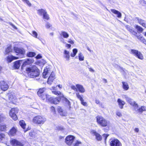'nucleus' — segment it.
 <instances>
[{
	"label": "nucleus",
	"mask_w": 146,
	"mask_h": 146,
	"mask_svg": "<svg viewBox=\"0 0 146 146\" xmlns=\"http://www.w3.org/2000/svg\"><path fill=\"white\" fill-rule=\"evenodd\" d=\"M116 115L119 117H121L122 116V115L121 112L119 111H117Z\"/></svg>",
	"instance_id": "603ef678"
},
{
	"label": "nucleus",
	"mask_w": 146,
	"mask_h": 146,
	"mask_svg": "<svg viewBox=\"0 0 146 146\" xmlns=\"http://www.w3.org/2000/svg\"><path fill=\"white\" fill-rule=\"evenodd\" d=\"M100 101H99V100H96V104H100Z\"/></svg>",
	"instance_id": "338daca9"
},
{
	"label": "nucleus",
	"mask_w": 146,
	"mask_h": 146,
	"mask_svg": "<svg viewBox=\"0 0 146 146\" xmlns=\"http://www.w3.org/2000/svg\"><path fill=\"white\" fill-rule=\"evenodd\" d=\"M55 78V75L54 73V72H52L48 78L47 82L48 84L50 85H51L52 84L53 80Z\"/></svg>",
	"instance_id": "ddd939ff"
},
{
	"label": "nucleus",
	"mask_w": 146,
	"mask_h": 146,
	"mask_svg": "<svg viewBox=\"0 0 146 146\" xmlns=\"http://www.w3.org/2000/svg\"><path fill=\"white\" fill-rule=\"evenodd\" d=\"M109 135H107V134H104L103 135V137L104 138V139L105 140H106L107 137H108V136Z\"/></svg>",
	"instance_id": "5fc2aeb1"
},
{
	"label": "nucleus",
	"mask_w": 146,
	"mask_h": 146,
	"mask_svg": "<svg viewBox=\"0 0 146 146\" xmlns=\"http://www.w3.org/2000/svg\"><path fill=\"white\" fill-rule=\"evenodd\" d=\"M140 2L142 5L146 4V2L144 0H140Z\"/></svg>",
	"instance_id": "864d4df0"
},
{
	"label": "nucleus",
	"mask_w": 146,
	"mask_h": 146,
	"mask_svg": "<svg viewBox=\"0 0 146 146\" xmlns=\"http://www.w3.org/2000/svg\"><path fill=\"white\" fill-rule=\"evenodd\" d=\"M5 118V116L3 114H0V122L3 121Z\"/></svg>",
	"instance_id": "79ce46f5"
},
{
	"label": "nucleus",
	"mask_w": 146,
	"mask_h": 146,
	"mask_svg": "<svg viewBox=\"0 0 146 146\" xmlns=\"http://www.w3.org/2000/svg\"><path fill=\"white\" fill-rule=\"evenodd\" d=\"M64 100L65 102V104L67 105H68L69 106H70L71 104L70 102L66 98H64Z\"/></svg>",
	"instance_id": "a19ab883"
},
{
	"label": "nucleus",
	"mask_w": 146,
	"mask_h": 146,
	"mask_svg": "<svg viewBox=\"0 0 146 146\" xmlns=\"http://www.w3.org/2000/svg\"><path fill=\"white\" fill-rule=\"evenodd\" d=\"M41 58V56L39 54L38 55L36 56V58L37 59L40 58Z\"/></svg>",
	"instance_id": "69168bd1"
},
{
	"label": "nucleus",
	"mask_w": 146,
	"mask_h": 146,
	"mask_svg": "<svg viewBox=\"0 0 146 146\" xmlns=\"http://www.w3.org/2000/svg\"><path fill=\"white\" fill-rule=\"evenodd\" d=\"M137 37L138 39L139 40L145 44L146 43V40L142 36H137Z\"/></svg>",
	"instance_id": "473e14b6"
},
{
	"label": "nucleus",
	"mask_w": 146,
	"mask_h": 146,
	"mask_svg": "<svg viewBox=\"0 0 146 146\" xmlns=\"http://www.w3.org/2000/svg\"><path fill=\"white\" fill-rule=\"evenodd\" d=\"M71 46V45L70 44H66V47L68 48H70Z\"/></svg>",
	"instance_id": "052dcab7"
},
{
	"label": "nucleus",
	"mask_w": 146,
	"mask_h": 146,
	"mask_svg": "<svg viewBox=\"0 0 146 146\" xmlns=\"http://www.w3.org/2000/svg\"><path fill=\"white\" fill-rule=\"evenodd\" d=\"M134 131L136 132H138L139 131V129L138 128H136L134 129Z\"/></svg>",
	"instance_id": "e2e57ef3"
},
{
	"label": "nucleus",
	"mask_w": 146,
	"mask_h": 146,
	"mask_svg": "<svg viewBox=\"0 0 146 146\" xmlns=\"http://www.w3.org/2000/svg\"><path fill=\"white\" fill-rule=\"evenodd\" d=\"M71 88L73 89V90H75L76 91H77L78 90L77 88L76 87V86L73 85H72L71 86Z\"/></svg>",
	"instance_id": "09e8293b"
},
{
	"label": "nucleus",
	"mask_w": 146,
	"mask_h": 146,
	"mask_svg": "<svg viewBox=\"0 0 146 146\" xmlns=\"http://www.w3.org/2000/svg\"><path fill=\"white\" fill-rule=\"evenodd\" d=\"M19 110L17 108H13L10 111L9 115L14 120L17 119V114L18 113Z\"/></svg>",
	"instance_id": "423d86ee"
},
{
	"label": "nucleus",
	"mask_w": 146,
	"mask_h": 146,
	"mask_svg": "<svg viewBox=\"0 0 146 146\" xmlns=\"http://www.w3.org/2000/svg\"><path fill=\"white\" fill-rule=\"evenodd\" d=\"M74 146H81V143L80 141H77L75 143Z\"/></svg>",
	"instance_id": "de8ad7c7"
},
{
	"label": "nucleus",
	"mask_w": 146,
	"mask_h": 146,
	"mask_svg": "<svg viewBox=\"0 0 146 146\" xmlns=\"http://www.w3.org/2000/svg\"><path fill=\"white\" fill-rule=\"evenodd\" d=\"M13 96L12 95H10L9 97V99L10 100H11L13 99Z\"/></svg>",
	"instance_id": "bf43d9fd"
},
{
	"label": "nucleus",
	"mask_w": 146,
	"mask_h": 146,
	"mask_svg": "<svg viewBox=\"0 0 146 146\" xmlns=\"http://www.w3.org/2000/svg\"><path fill=\"white\" fill-rule=\"evenodd\" d=\"M139 52V51L138 50L134 49H131L130 52L131 54H133L136 56H137Z\"/></svg>",
	"instance_id": "2f4dec72"
},
{
	"label": "nucleus",
	"mask_w": 146,
	"mask_h": 146,
	"mask_svg": "<svg viewBox=\"0 0 146 146\" xmlns=\"http://www.w3.org/2000/svg\"><path fill=\"white\" fill-rule=\"evenodd\" d=\"M68 42L72 44H73L74 43V41L70 39L69 40Z\"/></svg>",
	"instance_id": "4d7b16f0"
},
{
	"label": "nucleus",
	"mask_w": 146,
	"mask_h": 146,
	"mask_svg": "<svg viewBox=\"0 0 146 146\" xmlns=\"http://www.w3.org/2000/svg\"><path fill=\"white\" fill-rule=\"evenodd\" d=\"M11 144L13 146H22V144L15 139H13L10 141Z\"/></svg>",
	"instance_id": "dca6fc26"
},
{
	"label": "nucleus",
	"mask_w": 146,
	"mask_h": 146,
	"mask_svg": "<svg viewBox=\"0 0 146 146\" xmlns=\"http://www.w3.org/2000/svg\"><path fill=\"white\" fill-rule=\"evenodd\" d=\"M0 84L1 89L3 91L6 90L9 88L8 84L3 81L0 82Z\"/></svg>",
	"instance_id": "4468645a"
},
{
	"label": "nucleus",
	"mask_w": 146,
	"mask_h": 146,
	"mask_svg": "<svg viewBox=\"0 0 146 146\" xmlns=\"http://www.w3.org/2000/svg\"><path fill=\"white\" fill-rule=\"evenodd\" d=\"M91 133L92 135L96 136V139L98 141H101L102 139V136L98 133L96 132L95 130H92L91 131Z\"/></svg>",
	"instance_id": "2eb2a0df"
},
{
	"label": "nucleus",
	"mask_w": 146,
	"mask_h": 146,
	"mask_svg": "<svg viewBox=\"0 0 146 146\" xmlns=\"http://www.w3.org/2000/svg\"><path fill=\"white\" fill-rule=\"evenodd\" d=\"M11 48L12 46L11 45H9L7 47L5 50V54H8L9 52L12 51Z\"/></svg>",
	"instance_id": "a878e982"
},
{
	"label": "nucleus",
	"mask_w": 146,
	"mask_h": 146,
	"mask_svg": "<svg viewBox=\"0 0 146 146\" xmlns=\"http://www.w3.org/2000/svg\"><path fill=\"white\" fill-rule=\"evenodd\" d=\"M64 54V58L66 59L67 60H69L70 57L69 52L67 50H65Z\"/></svg>",
	"instance_id": "5701e85b"
},
{
	"label": "nucleus",
	"mask_w": 146,
	"mask_h": 146,
	"mask_svg": "<svg viewBox=\"0 0 146 146\" xmlns=\"http://www.w3.org/2000/svg\"><path fill=\"white\" fill-rule=\"evenodd\" d=\"M78 52V50L76 49H74L73 50V53H72L71 54V56L72 57H74L76 54Z\"/></svg>",
	"instance_id": "f704fd0d"
},
{
	"label": "nucleus",
	"mask_w": 146,
	"mask_h": 146,
	"mask_svg": "<svg viewBox=\"0 0 146 146\" xmlns=\"http://www.w3.org/2000/svg\"><path fill=\"white\" fill-rule=\"evenodd\" d=\"M131 33L132 34L134 35H136L137 34V33L136 32L133 30H132L131 32Z\"/></svg>",
	"instance_id": "13d9d810"
},
{
	"label": "nucleus",
	"mask_w": 146,
	"mask_h": 146,
	"mask_svg": "<svg viewBox=\"0 0 146 146\" xmlns=\"http://www.w3.org/2000/svg\"><path fill=\"white\" fill-rule=\"evenodd\" d=\"M35 52H30L27 54V55L29 57H32L35 56Z\"/></svg>",
	"instance_id": "72a5a7b5"
},
{
	"label": "nucleus",
	"mask_w": 146,
	"mask_h": 146,
	"mask_svg": "<svg viewBox=\"0 0 146 146\" xmlns=\"http://www.w3.org/2000/svg\"><path fill=\"white\" fill-rule=\"evenodd\" d=\"M52 87L51 88V90H52V92L54 94L57 95H60V97H57L55 98H52L50 97L48 99V100L51 103H53L55 104H57L60 101L61 97H63V96L61 92H58L56 91V87Z\"/></svg>",
	"instance_id": "f03ea898"
},
{
	"label": "nucleus",
	"mask_w": 146,
	"mask_h": 146,
	"mask_svg": "<svg viewBox=\"0 0 146 146\" xmlns=\"http://www.w3.org/2000/svg\"><path fill=\"white\" fill-rule=\"evenodd\" d=\"M14 50L15 52L18 54L23 55L25 53V50L22 48H20L16 47H14Z\"/></svg>",
	"instance_id": "f8f14e48"
},
{
	"label": "nucleus",
	"mask_w": 146,
	"mask_h": 146,
	"mask_svg": "<svg viewBox=\"0 0 146 146\" xmlns=\"http://www.w3.org/2000/svg\"><path fill=\"white\" fill-rule=\"evenodd\" d=\"M117 102L119 108L121 109H123L125 102L120 99H118Z\"/></svg>",
	"instance_id": "a211bd4d"
},
{
	"label": "nucleus",
	"mask_w": 146,
	"mask_h": 146,
	"mask_svg": "<svg viewBox=\"0 0 146 146\" xmlns=\"http://www.w3.org/2000/svg\"><path fill=\"white\" fill-rule=\"evenodd\" d=\"M26 71L27 72L28 76L32 78L37 77L40 74L39 70L35 66H33L32 67L27 68Z\"/></svg>",
	"instance_id": "f257e3e1"
},
{
	"label": "nucleus",
	"mask_w": 146,
	"mask_h": 146,
	"mask_svg": "<svg viewBox=\"0 0 146 146\" xmlns=\"http://www.w3.org/2000/svg\"><path fill=\"white\" fill-rule=\"evenodd\" d=\"M96 119L98 123L102 127L106 126L109 123L108 121L101 116H97Z\"/></svg>",
	"instance_id": "20e7f679"
},
{
	"label": "nucleus",
	"mask_w": 146,
	"mask_h": 146,
	"mask_svg": "<svg viewBox=\"0 0 146 146\" xmlns=\"http://www.w3.org/2000/svg\"><path fill=\"white\" fill-rule=\"evenodd\" d=\"M76 87L79 91L81 93H84L85 92V90L83 86L79 84H76Z\"/></svg>",
	"instance_id": "f3484780"
},
{
	"label": "nucleus",
	"mask_w": 146,
	"mask_h": 146,
	"mask_svg": "<svg viewBox=\"0 0 146 146\" xmlns=\"http://www.w3.org/2000/svg\"><path fill=\"white\" fill-rule=\"evenodd\" d=\"M5 135L4 134H0V141L2 140L5 137Z\"/></svg>",
	"instance_id": "a18cd8bd"
},
{
	"label": "nucleus",
	"mask_w": 146,
	"mask_h": 146,
	"mask_svg": "<svg viewBox=\"0 0 146 146\" xmlns=\"http://www.w3.org/2000/svg\"><path fill=\"white\" fill-rule=\"evenodd\" d=\"M111 146H122L121 143L117 139H114L111 140L110 142Z\"/></svg>",
	"instance_id": "9d476101"
},
{
	"label": "nucleus",
	"mask_w": 146,
	"mask_h": 146,
	"mask_svg": "<svg viewBox=\"0 0 146 146\" xmlns=\"http://www.w3.org/2000/svg\"><path fill=\"white\" fill-rule=\"evenodd\" d=\"M123 88L125 90H127L129 88V86L128 83L125 82H122Z\"/></svg>",
	"instance_id": "393cba45"
},
{
	"label": "nucleus",
	"mask_w": 146,
	"mask_h": 146,
	"mask_svg": "<svg viewBox=\"0 0 146 146\" xmlns=\"http://www.w3.org/2000/svg\"><path fill=\"white\" fill-rule=\"evenodd\" d=\"M25 3H26L27 5L29 6H31V3L28 0H22Z\"/></svg>",
	"instance_id": "c03bdc74"
},
{
	"label": "nucleus",
	"mask_w": 146,
	"mask_h": 146,
	"mask_svg": "<svg viewBox=\"0 0 146 146\" xmlns=\"http://www.w3.org/2000/svg\"><path fill=\"white\" fill-rule=\"evenodd\" d=\"M81 103L84 106H87V103L86 102H85L84 101V99L82 101H80Z\"/></svg>",
	"instance_id": "8fccbe9b"
},
{
	"label": "nucleus",
	"mask_w": 146,
	"mask_h": 146,
	"mask_svg": "<svg viewBox=\"0 0 146 146\" xmlns=\"http://www.w3.org/2000/svg\"><path fill=\"white\" fill-rule=\"evenodd\" d=\"M19 124L24 129H25L26 125L24 121L23 120H21L19 121Z\"/></svg>",
	"instance_id": "7c9ffc66"
},
{
	"label": "nucleus",
	"mask_w": 146,
	"mask_h": 146,
	"mask_svg": "<svg viewBox=\"0 0 146 146\" xmlns=\"http://www.w3.org/2000/svg\"><path fill=\"white\" fill-rule=\"evenodd\" d=\"M135 28L139 32L141 33L143 31V29L139 26L136 25Z\"/></svg>",
	"instance_id": "4c0bfd02"
},
{
	"label": "nucleus",
	"mask_w": 146,
	"mask_h": 146,
	"mask_svg": "<svg viewBox=\"0 0 146 146\" xmlns=\"http://www.w3.org/2000/svg\"><path fill=\"white\" fill-rule=\"evenodd\" d=\"M6 125H0V131H5L6 130Z\"/></svg>",
	"instance_id": "ea45409f"
},
{
	"label": "nucleus",
	"mask_w": 146,
	"mask_h": 146,
	"mask_svg": "<svg viewBox=\"0 0 146 146\" xmlns=\"http://www.w3.org/2000/svg\"><path fill=\"white\" fill-rule=\"evenodd\" d=\"M51 110L52 111V112L53 113L55 112V109L53 107H51Z\"/></svg>",
	"instance_id": "6e6d98bb"
},
{
	"label": "nucleus",
	"mask_w": 146,
	"mask_h": 146,
	"mask_svg": "<svg viewBox=\"0 0 146 146\" xmlns=\"http://www.w3.org/2000/svg\"><path fill=\"white\" fill-rule=\"evenodd\" d=\"M11 25L14 28L17 29V28L13 24H11Z\"/></svg>",
	"instance_id": "774afa93"
},
{
	"label": "nucleus",
	"mask_w": 146,
	"mask_h": 146,
	"mask_svg": "<svg viewBox=\"0 0 146 146\" xmlns=\"http://www.w3.org/2000/svg\"><path fill=\"white\" fill-rule=\"evenodd\" d=\"M22 62L21 60L16 61L14 63L13 67L16 69H18L20 67L21 64L20 62Z\"/></svg>",
	"instance_id": "412c9836"
},
{
	"label": "nucleus",
	"mask_w": 146,
	"mask_h": 146,
	"mask_svg": "<svg viewBox=\"0 0 146 146\" xmlns=\"http://www.w3.org/2000/svg\"><path fill=\"white\" fill-rule=\"evenodd\" d=\"M76 95L77 98L79 99L80 101H82V100H83V98L80 95V93L79 92H77L76 93Z\"/></svg>",
	"instance_id": "c9c22d12"
},
{
	"label": "nucleus",
	"mask_w": 146,
	"mask_h": 146,
	"mask_svg": "<svg viewBox=\"0 0 146 146\" xmlns=\"http://www.w3.org/2000/svg\"><path fill=\"white\" fill-rule=\"evenodd\" d=\"M133 110L137 113L141 114L143 111L146 110V107L145 106H142L139 108L138 104L136 105L135 107L133 108Z\"/></svg>",
	"instance_id": "0eeeda50"
},
{
	"label": "nucleus",
	"mask_w": 146,
	"mask_h": 146,
	"mask_svg": "<svg viewBox=\"0 0 146 146\" xmlns=\"http://www.w3.org/2000/svg\"><path fill=\"white\" fill-rule=\"evenodd\" d=\"M138 22L139 23L142 25L143 27L146 28V23L145 22V21L141 19L138 18H136Z\"/></svg>",
	"instance_id": "4be33fe9"
},
{
	"label": "nucleus",
	"mask_w": 146,
	"mask_h": 146,
	"mask_svg": "<svg viewBox=\"0 0 146 146\" xmlns=\"http://www.w3.org/2000/svg\"><path fill=\"white\" fill-rule=\"evenodd\" d=\"M19 58L17 57H15L13 55L8 56L7 57V60L9 62H11L13 60L17 59Z\"/></svg>",
	"instance_id": "aec40b11"
},
{
	"label": "nucleus",
	"mask_w": 146,
	"mask_h": 146,
	"mask_svg": "<svg viewBox=\"0 0 146 146\" xmlns=\"http://www.w3.org/2000/svg\"><path fill=\"white\" fill-rule=\"evenodd\" d=\"M61 36H62L65 38H67L69 37V35L66 32L64 31H62L60 34Z\"/></svg>",
	"instance_id": "c756f323"
},
{
	"label": "nucleus",
	"mask_w": 146,
	"mask_h": 146,
	"mask_svg": "<svg viewBox=\"0 0 146 146\" xmlns=\"http://www.w3.org/2000/svg\"><path fill=\"white\" fill-rule=\"evenodd\" d=\"M39 96L42 100H44L45 99H46L47 100H48L50 97L49 96H47L46 94H45V93L41 95V96Z\"/></svg>",
	"instance_id": "cd10ccee"
},
{
	"label": "nucleus",
	"mask_w": 146,
	"mask_h": 146,
	"mask_svg": "<svg viewBox=\"0 0 146 146\" xmlns=\"http://www.w3.org/2000/svg\"><path fill=\"white\" fill-rule=\"evenodd\" d=\"M52 72H53L51 69V67L48 66H46L44 70V71L42 74L44 78H46Z\"/></svg>",
	"instance_id": "39448f33"
},
{
	"label": "nucleus",
	"mask_w": 146,
	"mask_h": 146,
	"mask_svg": "<svg viewBox=\"0 0 146 146\" xmlns=\"http://www.w3.org/2000/svg\"><path fill=\"white\" fill-rule=\"evenodd\" d=\"M78 56L79 60L80 61H83L84 60V56L81 53H80L79 54Z\"/></svg>",
	"instance_id": "58836bf2"
},
{
	"label": "nucleus",
	"mask_w": 146,
	"mask_h": 146,
	"mask_svg": "<svg viewBox=\"0 0 146 146\" xmlns=\"http://www.w3.org/2000/svg\"><path fill=\"white\" fill-rule=\"evenodd\" d=\"M17 131V129L15 127H13L10 130L9 133V135L14 136L15 135Z\"/></svg>",
	"instance_id": "6ab92c4d"
},
{
	"label": "nucleus",
	"mask_w": 146,
	"mask_h": 146,
	"mask_svg": "<svg viewBox=\"0 0 146 146\" xmlns=\"http://www.w3.org/2000/svg\"><path fill=\"white\" fill-rule=\"evenodd\" d=\"M30 60L29 59H27V61H25V62H24L21 68L23 69V68L26 65L30 64Z\"/></svg>",
	"instance_id": "c85d7f7f"
},
{
	"label": "nucleus",
	"mask_w": 146,
	"mask_h": 146,
	"mask_svg": "<svg viewBox=\"0 0 146 146\" xmlns=\"http://www.w3.org/2000/svg\"><path fill=\"white\" fill-rule=\"evenodd\" d=\"M136 56L141 60H143V57L142 54L140 52H139Z\"/></svg>",
	"instance_id": "e433bc0d"
},
{
	"label": "nucleus",
	"mask_w": 146,
	"mask_h": 146,
	"mask_svg": "<svg viewBox=\"0 0 146 146\" xmlns=\"http://www.w3.org/2000/svg\"><path fill=\"white\" fill-rule=\"evenodd\" d=\"M111 11L112 12L116 15L118 18H120L121 17V14L120 12L116 10H111Z\"/></svg>",
	"instance_id": "b1692460"
},
{
	"label": "nucleus",
	"mask_w": 146,
	"mask_h": 146,
	"mask_svg": "<svg viewBox=\"0 0 146 146\" xmlns=\"http://www.w3.org/2000/svg\"><path fill=\"white\" fill-rule=\"evenodd\" d=\"M45 90V88H40L37 92V94L39 96H41V95L44 94V91Z\"/></svg>",
	"instance_id": "bb28decb"
},
{
	"label": "nucleus",
	"mask_w": 146,
	"mask_h": 146,
	"mask_svg": "<svg viewBox=\"0 0 146 146\" xmlns=\"http://www.w3.org/2000/svg\"><path fill=\"white\" fill-rule=\"evenodd\" d=\"M99 105L100 106H101L102 108H104V105L102 103L99 104Z\"/></svg>",
	"instance_id": "680f3d73"
},
{
	"label": "nucleus",
	"mask_w": 146,
	"mask_h": 146,
	"mask_svg": "<svg viewBox=\"0 0 146 146\" xmlns=\"http://www.w3.org/2000/svg\"><path fill=\"white\" fill-rule=\"evenodd\" d=\"M46 119L42 116L38 115L33 117V122L38 124H43L46 121Z\"/></svg>",
	"instance_id": "7ed1b4c3"
},
{
	"label": "nucleus",
	"mask_w": 146,
	"mask_h": 146,
	"mask_svg": "<svg viewBox=\"0 0 146 146\" xmlns=\"http://www.w3.org/2000/svg\"><path fill=\"white\" fill-rule=\"evenodd\" d=\"M38 14L40 15L43 16V18L47 20L49 19L48 15L44 10H38L37 12Z\"/></svg>",
	"instance_id": "6e6552de"
},
{
	"label": "nucleus",
	"mask_w": 146,
	"mask_h": 146,
	"mask_svg": "<svg viewBox=\"0 0 146 146\" xmlns=\"http://www.w3.org/2000/svg\"><path fill=\"white\" fill-rule=\"evenodd\" d=\"M58 111L59 113H60V115L62 116L64 115L63 113H62V112H63L62 109L60 107H59L58 109Z\"/></svg>",
	"instance_id": "49530a36"
},
{
	"label": "nucleus",
	"mask_w": 146,
	"mask_h": 146,
	"mask_svg": "<svg viewBox=\"0 0 146 146\" xmlns=\"http://www.w3.org/2000/svg\"><path fill=\"white\" fill-rule=\"evenodd\" d=\"M45 26L47 28L49 29L51 26V25L49 23H47L46 24Z\"/></svg>",
	"instance_id": "3c124183"
},
{
	"label": "nucleus",
	"mask_w": 146,
	"mask_h": 146,
	"mask_svg": "<svg viewBox=\"0 0 146 146\" xmlns=\"http://www.w3.org/2000/svg\"><path fill=\"white\" fill-rule=\"evenodd\" d=\"M125 98L126 101L131 105L133 106V108L135 107L136 105L137 104L135 102L133 101L132 99L128 97L127 96H125Z\"/></svg>",
	"instance_id": "9b49d317"
},
{
	"label": "nucleus",
	"mask_w": 146,
	"mask_h": 146,
	"mask_svg": "<svg viewBox=\"0 0 146 146\" xmlns=\"http://www.w3.org/2000/svg\"><path fill=\"white\" fill-rule=\"evenodd\" d=\"M89 68V71H90L92 72H94V70L92 68Z\"/></svg>",
	"instance_id": "0e129e2a"
},
{
	"label": "nucleus",
	"mask_w": 146,
	"mask_h": 146,
	"mask_svg": "<svg viewBox=\"0 0 146 146\" xmlns=\"http://www.w3.org/2000/svg\"><path fill=\"white\" fill-rule=\"evenodd\" d=\"M32 35L33 37L37 38L38 34L36 32L33 31H32Z\"/></svg>",
	"instance_id": "37998d69"
},
{
	"label": "nucleus",
	"mask_w": 146,
	"mask_h": 146,
	"mask_svg": "<svg viewBox=\"0 0 146 146\" xmlns=\"http://www.w3.org/2000/svg\"><path fill=\"white\" fill-rule=\"evenodd\" d=\"M74 139V137L72 135H68L66 138L65 142L67 145H70L73 143Z\"/></svg>",
	"instance_id": "1a4fd4ad"
}]
</instances>
